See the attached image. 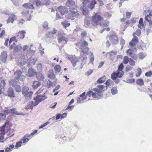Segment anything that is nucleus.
<instances>
[{
    "label": "nucleus",
    "mask_w": 152,
    "mask_h": 152,
    "mask_svg": "<svg viewBox=\"0 0 152 152\" xmlns=\"http://www.w3.org/2000/svg\"><path fill=\"white\" fill-rule=\"evenodd\" d=\"M47 97L45 95H39L36 97L34 98V101L29 102L25 106L26 109H32L33 106L37 105L39 103L45 99Z\"/></svg>",
    "instance_id": "nucleus-1"
},
{
    "label": "nucleus",
    "mask_w": 152,
    "mask_h": 152,
    "mask_svg": "<svg viewBox=\"0 0 152 152\" xmlns=\"http://www.w3.org/2000/svg\"><path fill=\"white\" fill-rule=\"evenodd\" d=\"M103 20L102 17L97 14H96L95 15L92 17L91 23L94 27L96 26L99 25H102L101 23Z\"/></svg>",
    "instance_id": "nucleus-2"
},
{
    "label": "nucleus",
    "mask_w": 152,
    "mask_h": 152,
    "mask_svg": "<svg viewBox=\"0 0 152 152\" xmlns=\"http://www.w3.org/2000/svg\"><path fill=\"white\" fill-rule=\"evenodd\" d=\"M66 6L69 7L70 12H75L77 11V5L74 0H68L66 3Z\"/></svg>",
    "instance_id": "nucleus-3"
},
{
    "label": "nucleus",
    "mask_w": 152,
    "mask_h": 152,
    "mask_svg": "<svg viewBox=\"0 0 152 152\" xmlns=\"http://www.w3.org/2000/svg\"><path fill=\"white\" fill-rule=\"evenodd\" d=\"M28 58L26 55L19 58L18 60V65L20 67L23 66L26 63Z\"/></svg>",
    "instance_id": "nucleus-4"
},
{
    "label": "nucleus",
    "mask_w": 152,
    "mask_h": 152,
    "mask_svg": "<svg viewBox=\"0 0 152 152\" xmlns=\"http://www.w3.org/2000/svg\"><path fill=\"white\" fill-rule=\"evenodd\" d=\"M107 88V86H104L102 85H98L97 86V88H93L92 90L96 92V94L98 93V95L99 94H100L102 95V94H101L102 91L106 90Z\"/></svg>",
    "instance_id": "nucleus-5"
},
{
    "label": "nucleus",
    "mask_w": 152,
    "mask_h": 152,
    "mask_svg": "<svg viewBox=\"0 0 152 152\" xmlns=\"http://www.w3.org/2000/svg\"><path fill=\"white\" fill-rule=\"evenodd\" d=\"M71 13L68 14L66 15V18L68 19L71 20H74L75 17H77L79 15V13L77 11L75 12H70Z\"/></svg>",
    "instance_id": "nucleus-6"
},
{
    "label": "nucleus",
    "mask_w": 152,
    "mask_h": 152,
    "mask_svg": "<svg viewBox=\"0 0 152 152\" xmlns=\"http://www.w3.org/2000/svg\"><path fill=\"white\" fill-rule=\"evenodd\" d=\"M124 74V72H113L112 74L111 75V78L113 80H115L117 77L120 78H121L123 75Z\"/></svg>",
    "instance_id": "nucleus-7"
},
{
    "label": "nucleus",
    "mask_w": 152,
    "mask_h": 152,
    "mask_svg": "<svg viewBox=\"0 0 152 152\" xmlns=\"http://www.w3.org/2000/svg\"><path fill=\"white\" fill-rule=\"evenodd\" d=\"M68 58L71 61L73 66H75L76 63L78 62L77 58L74 55H69Z\"/></svg>",
    "instance_id": "nucleus-8"
},
{
    "label": "nucleus",
    "mask_w": 152,
    "mask_h": 152,
    "mask_svg": "<svg viewBox=\"0 0 152 152\" xmlns=\"http://www.w3.org/2000/svg\"><path fill=\"white\" fill-rule=\"evenodd\" d=\"M109 39L112 43L114 45L117 44L118 42V38L115 34L110 35L109 37Z\"/></svg>",
    "instance_id": "nucleus-9"
},
{
    "label": "nucleus",
    "mask_w": 152,
    "mask_h": 152,
    "mask_svg": "<svg viewBox=\"0 0 152 152\" xmlns=\"http://www.w3.org/2000/svg\"><path fill=\"white\" fill-rule=\"evenodd\" d=\"M86 95L89 97L92 96L93 97L98 99H100L102 97V95L100 94L98 95V93L96 94V92L95 93L91 91L88 92Z\"/></svg>",
    "instance_id": "nucleus-10"
},
{
    "label": "nucleus",
    "mask_w": 152,
    "mask_h": 152,
    "mask_svg": "<svg viewBox=\"0 0 152 152\" xmlns=\"http://www.w3.org/2000/svg\"><path fill=\"white\" fill-rule=\"evenodd\" d=\"M14 75L15 78L18 80L22 81L23 79L24 76L22 75L21 71L18 70L14 73Z\"/></svg>",
    "instance_id": "nucleus-11"
},
{
    "label": "nucleus",
    "mask_w": 152,
    "mask_h": 152,
    "mask_svg": "<svg viewBox=\"0 0 152 152\" xmlns=\"http://www.w3.org/2000/svg\"><path fill=\"white\" fill-rule=\"evenodd\" d=\"M58 42L63 45L66 44L68 41V39L64 36H59L58 38Z\"/></svg>",
    "instance_id": "nucleus-12"
},
{
    "label": "nucleus",
    "mask_w": 152,
    "mask_h": 152,
    "mask_svg": "<svg viewBox=\"0 0 152 152\" xmlns=\"http://www.w3.org/2000/svg\"><path fill=\"white\" fill-rule=\"evenodd\" d=\"M57 11L59 12L62 15L67 13L68 11L67 8L65 6L59 7L58 8Z\"/></svg>",
    "instance_id": "nucleus-13"
},
{
    "label": "nucleus",
    "mask_w": 152,
    "mask_h": 152,
    "mask_svg": "<svg viewBox=\"0 0 152 152\" xmlns=\"http://www.w3.org/2000/svg\"><path fill=\"white\" fill-rule=\"evenodd\" d=\"M7 58V54L5 51L2 52L0 58V62L1 64L6 62Z\"/></svg>",
    "instance_id": "nucleus-14"
},
{
    "label": "nucleus",
    "mask_w": 152,
    "mask_h": 152,
    "mask_svg": "<svg viewBox=\"0 0 152 152\" xmlns=\"http://www.w3.org/2000/svg\"><path fill=\"white\" fill-rule=\"evenodd\" d=\"M86 6H82L80 7V10L83 15L85 16H88L89 15V12L88 10L85 7Z\"/></svg>",
    "instance_id": "nucleus-15"
},
{
    "label": "nucleus",
    "mask_w": 152,
    "mask_h": 152,
    "mask_svg": "<svg viewBox=\"0 0 152 152\" xmlns=\"http://www.w3.org/2000/svg\"><path fill=\"white\" fill-rule=\"evenodd\" d=\"M26 32L24 30L20 31L16 34L17 37L18 39H23L25 37Z\"/></svg>",
    "instance_id": "nucleus-16"
},
{
    "label": "nucleus",
    "mask_w": 152,
    "mask_h": 152,
    "mask_svg": "<svg viewBox=\"0 0 152 152\" xmlns=\"http://www.w3.org/2000/svg\"><path fill=\"white\" fill-rule=\"evenodd\" d=\"M14 41H15L16 42H17V40L16 39V37L15 36L11 37L9 41V45L10 47V48L11 49H13L15 46V43L14 42H13V45L12 44H11L12 42Z\"/></svg>",
    "instance_id": "nucleus-17"
},
{
    "label": "nucleus",
    "mask_w": 152,
    "mask_h": 152,
    "mask_svg": "<svg viewBox=\"0 0 152 152\" xmlns=\"http://www.w3.org/2000/svg\"><path fill=\"white\" fill-rule=\"evenodd\" d=\"M8 95L10 97H14L15 96V93L13 89L11 87H10L7 91Z\"/></svg>",
    "instance_id": "nucleus-18"
},
{
    "label": "nucleus",
    "mask_w": 152,
    "mask_h": 152,
    "mask_svg": "<svg viewBox=\"0 0 152 152\" xmlns=\"http://www.w3.org/2000/svg\"><path fill=\"white\" fill-rule=\"evenodd\" d=\"M126 53H129V55L134 59H136L137 58V56L134 53L131 49H129L126 51Z\"/></svg>",
    "instance_id": "nucleus-19"
},
{
    "label": "nucleus",
    "mask_w": 152,
    "mask_h": 152,
    "mask_svg": "<svg viewBox=\"0 0 152 152\" xmlns=\"http://www.w3.org/2000/svg\"><path fill=\"white\" fill-rule=\"evenodd\" d=\"M91 18L89 17H86L85 18L84 24L85 27H88L91 24Z\"/></svg>",
    "instance_id": "nucleus-20"
},
{
    "label": "nucleus",
    "mask_w": 152,
    "mask_h": 152,
    "mask_svg": "<svg viewBox=\"0 0 152 152\" xmlns=\"http://www.w3.org/2000/svg\"><path fill=\"white\" fill-rule=\"evenodd\" d=\"M89 48L87 47L85 48H81V53H80V55L81 56H83V54L82 53L88 54V53Z\"/></svg>",
    "instance_id": "nucleus-21"
},
{
    "label": "nucleus",
    "mask_w": 152,
    "mask_h": 152,
    "mask_svg": "<svg viewBox=\"0 0 152 152\" xmlns=\"http://www.w3.org/2000/svg\"><path fill=\"white\" fill-rule=\"evenodd\" d=\"M27 61H28V62L29 65H34L36 61L37 60V58L31 57L29 59H27Z\"/></svg>",
    "instance_id": "nucleus-22"
},
{
    "label": "nucleus",
    "mask_w": 152,
    "mask_h": 152,
    "mask_svg": "<svg viewBox=\"0 0 152 152\" xmlns=\"http://www.w3.org/2000/svg\"><path fill=\"white\" fill-rule=\"evenodd\" d=\"M151 17H149L148 16H145V20L149 23L148 27L151 28L152 27V20L151 19Z\"/></svg>",
    "instance_id": "nucleus-23"
},
{
    "label": "nucleus",
    "mask_w": 152,
    "mask_h": 152,
    "mask_svg": "<svg viewBox=\"0 0 152 152\" xmlns=\"http://www.w3.org/2000/svg\"><path fill=\"white\" fill-rule=\"evenodd\" d=\"M32 94L33 92L32 91L29 92L26 94H25L24 96L26 100H29L31 99Z\"/></svg>",
    "instance_id": "nucleus-24"
},
{
    "label": "nucleus",
    "mask_w": 152,
    "mask_h": 152,
    "mask_svg": "<svg viewBox=\"0 0 152 152\" xmlns=\"http://www.w3.org/2000/svg\"><path fill=\"white\" fill-rule=\"evenodd\" d=\"M35 72L32 68H30L28 70V75L30 77H33L35 74Z\"/></svg>",
    "instance_id": "nucleus-25"
},
{
    "label": "nucleus",
    "mask_w": 152,
    "mask_h": 152,
    "mask_svg": "<svg viewBox=\"0 0 152 152\" xmlns=\"http://www.w3.org/2000/svg\"><path fill=\"white\" fill-rule=\"evenodd\" d=\"M22 14L26 16H29V18L28 20H30L31 19V16L30 14L29 13V11L27 10H24L22 12Z\"/></svg>",
    "instance_id": "nucleus-26"
},
{
    "label": "nucleus",
    "mask_w": 152,
    "mask_h": 152,
    "mask_svg": "<svg viewBox=\"0 0 152 152\" xmlns=\"http://www.w3.org/2000/svg\"><path fill=\"white\" fill-rule=\"evenodd\" d=\"M41 85V83L38 81H34L32 87L34 89H37Z\"/></svg>",
    "instance_id": "nucleus-27"
},
{
    "label": "nucleus",
    "mask_w": 152,
    "mask_h": 152,
    "mask_svg": "<svg viewBox=\"0 0 152 152\" xmlns=\"http://www.w3.org/2000/svg\"><path fill=\"white\" fill-rule=\"evenodd\" d=\"M36 76L37 79L40 81L44 79V75L40 73H38Z\"/></svg>",
    "instance_id": "nucleus-28"
},
{
    "label": "nucleus",
    "mask_w": 152,
    "mask_h": 152,
    "mask_svg": "<svg viewBox=\"0 0 152 152\" xmlns=\"http://www.w3.org/2000/svg\"><path fill=\"white\" fill-rule=\"evenodd\" d=\"M48 77L52 79H54L55 77L52 70H50L49 71Z\"/></svg>",
    "instance_id": "nucleus-29"
},
{
    "label": "nucleus",
    "mask_w": 152,
    "mask_h": 152,
    "mask_svg": "<svg viewBox=\"0 0 152 152\" xmlns=\"http://www.w3.org/2000/svg\"><path fill=\"white\" fill-rule=\"evenodd\" d=\"M23 6L26 8L34 9L33 5L31 3H25L23 5Z\"/></svg>",
    "instance_id": "nucleus-30"
},
{
    "label": "nucleus",
    "mask_w": 152,
    "mask_h": 152,
    "mask_svg": "<svg viewBox=\"0 0 152 152\" xmlns=\"http://www.w3.org/2000/svg\"><path fill=\"white\" fill-rule=\"evenodd\" d=\"M136 83L138 85L142 86L144 84V83L142 79H139L136 80Z\"/></svg>",
    "instance_id": "nucleus-31"
},
{
    "label": "nucleus",
    "mask_w": 152,
    "mask_h": 152,
    "mask_svg": "<svg viewBox=\"0 0 152 152\" xmlns=\"http://www.w3.org/2000/svg\"><path fill=\"white\" fill-rule=\"evenodd\" d=\"M106 77L105 76H104L102 77L99 78L97 81V83H103L106 80Z\"/></svg>",
    "instance_id": "nucleus-32"
},
{
    "label": "nucleus",
    "mask_w": 152,
    "mask_h": 152,
    "mask_svg": "<svg viewBox=\"0 0 152 152\" xmlns=\"http://www.w3.org/2000/svg\"><path fill=\"white\" fill-rule=\"evenodd\" d=\"M88 43L85 40H83L82 41L80 44V48H85L88 46Z\"/></svg>",
    "instance_id": "nucleus-33"
},
{
    "label": "nucleus",
    "mask_w": 152,
    "mask_h": 152,
    "mask_svg": "<svg viewBox=\"0 0 152 152\" xmlns=\"http://www.w3.org/2000/svg\"><path fill=\"white\" fill-rule=\"evenodd\" d=\"M9 83L10 85L13 87H14V86L15 85H17V82L16 81V80L15 79L11 80L9 82Z\"/></svg>",
    "instance_id": "nucleus-34"
},
{
    "label": "nucleus",
    "mask_w": 152,
    "mask_h": 152,
    "mask_svg": "<svg viewBox=\"0 0 152 152\" xmlns=\"http://www.w3.org/2000/svg\"><path fill=\"white\" fill-rule=\"evenodd\" d=\"M29 90V88L28 87L25 86L22 88V92L23 94H26Z\"/></svg>",
    "instance_id": "nucleus-35"
},
{
    "label": "nucleus",
    "mask_w": 152,
    "mask_h": 152,
    "mask_svg": "<svg viewBox=\"0 0 152 152\" xmlns=\"http://www.w3.org/2000/svg\"><path fill=\"white\" fill-rule=\"evenodd\" d=\"M10 113L12 114H14L17 115H20V113H18L16 111V110L15 108H12L10 109Z\"/></svg>",
    "instance_id": "nucleus-36"
},
{
    "label": "nucleus",
    "mask_w": 152,
    "mask_h": 152,
    "mask_svg": "<svg viewBox=\"0 0 152 152\" xmlns=\"http://www.w3.org/2000/svg\"><path fill=\"white\" fill-rule=\"evenodd\" d=\"M129 58L127 56H125L123 59V63L125 64H127L128 63Z\"/></svg>",
    "instance_id": "nucleus-37"
},
{
    "label": "nucleus",
    "mask_w": 152,
    "mask_h": 152,
    "mask_svg": "<svg viewBox=\"0 0 152 152\" xmlns=\"http://www.w3.org/2000/svg\"><path fill=\"white\" fill-rule=\"evenodd\" d=\"M7 124V123H5V124L3 125V126L1 127L0 128V131L1 132V134H4L5 132V129H4L6 127V125Z\"/></svg>",
    "instance_id": "nucleus-38"
},
{
    "label": "nucleus",
    "mask_w": 152,
    "mask_h": 152,
    "mask_svg": "<svg viewBox=\"0 0 152 152\" xmlns=\"http://www.w3.org/2000/svg\"><path fill=\"white\" fill-rule=\"evenodd\" d=\"M96 3V1L95 0H93L90 3L89 8L91 10L93 9L94 7V5Z\"/></svg>",
    "instance_id": "nucleus-39"
},
{
    "label": "nucleus",
    "mask_w": 152,
    "mask_h": 152,
    "mask_svg": "<svg viewBox=\"0 0 152 152\" xmlns=\"http://www.w3.org/2000/svg\"><path fill=\"white\" fill-rule=\"evenodd\" d=\"M112 94L113 95H115L118 93V91L117 88L116 87H113L111 90Z\"/></svg>",
    "instance_id": "nucleus-40"
},
{
    "label": "nucleus",
    "mask_w": 152,
    "mask_h": 152,
    "mask_svg": "<svg viewBox=\"0 0 152 152\" xmlns=\"http://www.w3.org/2000/svg\"><path fill=\"white\" fill-rule=\"evenodd\" d=\"M13 87L15 89L16 92H20L21 91V88L20 87L19 85H16L14 86Z\"/></svg>",
    "instance_id": "nucleus-41"
},
{
    "label": "nucleus",
    "mask_w": 152,
    "mask_h": 152,
    "mask_svg": "<svg viewBox=\"0 0 152 152\" xmlns=\"http://www.w3.org/2000/svg\"><path fill=\"white\" fill-rule=\"evenodd\" d=\"M61 24L64 27L66 28L67 27L69 26L70 24L69 23H68L66 21H64L61 22Z\"/></svg>",
    "instance_id": "nucleus-42"
},
{
    "label": "nucleus",
    "mask_w": 152,
    "mask_h": 152,
    "mask_svg": "<svg viewBox=\"0 0 152 152\" xmlns=\"http://www.w3.org/2000/svg\"><path fill=\"white\" fill-rule=\"evenodd\" d=\"M55 70L57 72H59L61 69V67L60 66L56 65L54 66Z\"/></svg>",
    "instance_id": "nucleus-43"
},
{
    "label": "nucleus",
    "mask_w": 152,
    "mask_h": 152,
    "mask_svg": "<svg viewBox=\"0 0 152 152\" xmlns=\"http://www.w3.org/2000/svg\"><path fill=\"white\" fill-rule=\"evenodd\" d=\"M137 72L136 73L135 75L137 77H139L141 74L142 73V70L140 68H138L137 69Z\"/></svg>",
    "instance_id": "nucleus-44"
},
{
    "label": "nucleus",
    "mask_w": 152,
    "mask_h": 152,
    "mask_svg": "<svg viewBox=\"0 0 152 152\" xmlns=\"http://www.w3.org/2000/svg\"><path fill=\"white\" fill-rule=\"evenodd\" d=\"M22 49V47L20 45H18L15 47L14 50L15 51L18 52L20 51Z\"/></svg>",
    "instance_id": "nucleus-45"
},
{
    "label": "nucleus",
    "mask_w": 152,
    "mask_h": 152,
    "mask_svg": "<svg viewBox=\"0 0 152 152\" xmlns=\"http://www.w3.org/2000/svg\"><path fill=\"white\" fill-rule=\"evenodd\" d=\"M94 60V56L92 53H91L89 63H92Z\"/></svg>",
    "instance_id": "nucleus-46"
},
{
    "label": "nucleus",
    "mask_w": 152,
    "mask_h": 152,
    "mask_svg": "<svg viewBox=\"0 0 152 152\" xmlns=\"http://www.w3.org/2000/svg\"><path fill=\"white\" fill-rule=\"evenodd\" d=\"M113 82L112 80L110 79L108 80L105 83L106 85V86H111V85L112 84Z\"/></svg>",
    "instance_id": "nucleus-47"
},
{
    "label": "nucleus",
    "mask_w": 152,
    "mask_h": 152,
    "mask_svg": "<svg viewBox=\"0 0 152 152\" xmlns=\"http://www.w3.org/2000/svg\"><path fill=\"white\" fill-rule=\"evenodd\" d=\"M1 82H0V87L2 89L4 88V87L5 85V82L4 80H0Z\"/></svg>",
    "instance_id": "nucleus-48"
},
{
    "label": "nucleus",
    "mask_w": 152,
    "mask_h": 152,
    "mask_svg": "<svg viewBox=\"0 0 152 152\" xmlns=\"http://www.w3.org/2000/svg\"><path fill=\"white\" fill-rule=\"evenodd\" d=\"M141 31L139 29L137 30L136 32L133 34V36H135V35L136 34L137 36H139L141 34Z\"/></svg>",
    "instance_id": "nucleus-49"
},
{
    "label": "nucleus",
    "mask_w": 152,
    "mask_h": 152,
    "mask_svg": "<svg viewBox=\"0 0 152 152\" xmlns=\"http://www.w3.org/2000/svg\"><path fill=\"white\" fill-rule=\"evenodd\" d=\"M107 54H109L110 56L113 55H116L117 54V52L115 51H112L110 52H107Z\"/></svg>",
    "instance_id": "nucleus-50"
},
{
    "label": "nucleus",
    "mask_w": 152,
    "mask_h": 152,
    "mask_svg": "<svg viewBox=\"0 0 152 152\" xmlns=\"http://www.w3.org/2000/svg\"><path fill=\"white\" fill-rule=\"evenodd\" d=\"M43 27L44 28L48 29L49 28L48 27V23L47 22H44L43 25Z\"/></svg>",
    "instance_id": "nucleus-51"
},
{
    "label": "nucleus",
    "mask_w": 152,
    "mask_h": 152,
    "mask_svg": "<svg viewBox=\"0 0 152 152\" xmlns=\"http://www.w3.org/2000/svg\"><path fill=\"white\" fill-rule=\"evenodd\" d=\"M109 22L107 20H105L104 21L103 23V28L107 27L108 26Z\"/></svg>",
    "instance_id": "nucleus-52"
},
{
    "label": "nucleus",
    "mask_w": 152,
    "mask_h": 152,
    "mask_svg": "<svg viewBox=\"0 0 152 152\" xmlns=\"http://www.w3.org/2000/svg\"><path fill=\"white\" fill-rule=\"evenodd\" d=\"M135 81V80L134 78H131L127 80L126 81V82L127 83H134Z\"/></svg>",
    "instance_id": "nucleus-53"
},
{
    "label": "nucleus",
    "mask_w": 152,
    "mask_h": 152,
    "mask_svg": "<svg viewBox=\"0 0 152 152\" xmlns=\"http://www.w3.org/2000/svg\"><path fill=\"white\" fill-rule=\"evenodd\" d=\"M145 55L142 53H140L139 54V58L140 59H142L144 58L145 57Z\"/></svg>",
    "instance_id": "nucleus-54"
},
{
    "label": "nucleus",
    "mask_w": 152,
    "mask_h": 152,
    "mask_svg": "<svg viewBox=\"0 0 152 152\" xmlns=\"http://www.w3.org/2000/svg\"><path fill=\"white\" fill-rule=\"evenodd\" d=\"M145 75L147 77H150L152 75V71L151 70L145 73Z\"/></svg>",
    "instance_id": "nucleus-55"
},
{
    "label": "nucleus",
    "mask_w": 152,
    "mask_h": 152,
    "mask_svg": "<svg viewBox=\"0 0 152 152\" xmlns=\"http://www.w3.org/2000/svg\"><path fill=\"white\" fill-rule=\"evenodd\" d=\"M134 37L132 39V40L133 42L135 43L136 44L138 42V38L137 37L135 36H133Z\"/></svg>",
    "instance_id": "nucleus-56"
},
{
    "label": "nucleus",
    "mask_w": 152,
    "mask_h": 152,
    "mask_svg": "<svg viewBox=\"0 0 152 152\" xmlns=\"http://www.w3.org/2000/svg\"><path fill=\"white\" fill-rule=\"evenodd\" d=\"M49 122L48 121L46 123H44L43 124L41 125L39 127V129L42 128L46 126L47 125H48V124H49Z\"/></svg>",
    "instance_id": "nucleus-57"
},
{
    "label": "nucleus",
    "mask_w": 152,
    "mask_h": 152,
    "mask_svg": "<svg viewBox=\"0 0 152 152\" xmlns=\"http://www.w3.org/2000/svg\"><path fill=\"white\" fill-rule=\"evenodd\" d=\"M123 67H124L123 64H121L118 67V72H123L122 71V70L123 69Z\"/></svg>",
    "instance_id": "nucleus-58"
},
{
    "label": "nucleus",
    "mask_w": 152,
    "mask_h": 152,
    "mask_svg": "<svg viewBox=\"0 0 152 152\" xmlns=\"http://www.w3.org/2000/svg\"><path fill=\"white\" fill-rule=\"evenodd\" d=\"M29 140V139L27 138H23V139H22L21 140H20V141L22 143H24L25 142H27Z\"/></svg>",
    "instance_id": "nucleus-59"
},
{
    "label": "nucleus",
    "mask_w": 152,
    "mask_h": 152,
    "mask_svg": "<svg viewBox=\"0 0 152 152\" xmlns=\"http://www.w3.org/2000/svg\"><path fill=\"white\" fill-rule=\"evenodd\" d=\"M125 43V41L123 39H121V40L120 44L122 46L121 49H122L123 48L124 45Z\"/></svg>",
    "instance_id": "nucleus-60"
},
{
    "label": "nucleus",
    "mask_w": 152,
    "mask_h": 152,
    "mask_svg": "<svg viewBox=\"0 0 152 152\" xmlns=\"http://www.w3.org/2000/svg\"><path fill=\"white\" fill-rule=\"evenodd\" d=\"M129 64L131 65L132 66H134V65L135 64V62L133 61L132 59L131 58H129Z\"/></svg>",
    "instance_id": "nucleus-61"
},
{
    "label": "nucleus",
    "mask_w": 152,
    "mask_h": 152,
    "mask_svg": "<svg viewBox=\"0 0 152 152\" xmlns=\"http://www.w3.org/2000/svg\"><path fill=\"white\" fill-rule=\"evenodd\" d=\"M42 65L41 64L39 63L37 65V69L39 71H40L42 69Z\"/></svg>",
    "instance_id": "nucleus-62"
},
{
    "label": "nucleus",
    "mask_w": 152,
    "mask_h": 152,
    "mask_svg": "<svg viewBox=\"0 0 152 152\" xmlns=\"http://www.w3.org/2000/svg\"><path fill=\"white\" fill-rule=\"evenodd\" d=\"M132 67L129 66H127L126 67V72H127L129 71L132 69Z\"/></svg>",
    "instance_id": "nucleus-63"
},
{
    "label": "nucleus",
    "mask_w": 152,
    "mask_h": 152,
    "mask_svg": "<svg viewBox=\"0 0 152 152\" xmlns=\"http://www.w3.org/2000/svg\"><path fill=\"white\" fill-rule=\"evenodd\" d=\"M22 143L20 141L16 142L15 147L16 148H18V147H20L21 146V144Z\"/></svg>",
    "instance_id": "nucleus-64"
}]
</instances>
